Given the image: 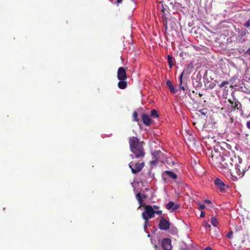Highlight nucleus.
<instances>
[{
    "instance_id": "obj_22",
    "label": "nucleus",
    "mask_w": 250,
    "mask_h": 250,
    "mask_svg": "<svg viewBox=\"0 0 250 250\" xmlns=\"http://www.w3.org/2000/svg\"><path fill=\"white\" fill-rule=\"evenodd\" d=\"M158 163V160L153 159V160L150 161V165L151 168H153L154 167H155L157 166Z\"/></svg>"
},
{
    "instance_id": "obj_35",
    "label": "nucleus",
    "mask_w": 250,
    "mask_h": 250,
    "mask_svg": "<svg viewBox=\"0 0 250 250\" xmlns=\"http://www.w3.org/2000/svg\"><path fill=\"white\" fill-rule=\"evenodd\" d=\"M242 229V227H238L236 228V230L237 231H240Z\"/></svg>"
},
{
    "instance_id": "obj_30",
    "label": "nucleus",
    "mask_w": 250,
    "mask_h": 250,
    "mask_svg": "<svg viewBox=\"0 0 250 250\" xmlns=\"http://www.w3.org/2000/svg\"><path fill=\"white\" fill-rule=\"evenodd\" d=\"M247 127L250 129V121H247L246 123Z\"/></svg>"
},
{
    "instance_id": "obj_36",
    "label": "nucleus",
    "mask_w": 250,
    "mask_h": 250,
    "mask_svg": "<svg viewBox=\"0 0 250 250\" xmlns=\"http://www.w3.org/2000/svg\"><path fill=\"white\" fill-rule=\"evenodd\" d=\"M206 228L207 229H209L210 228V225L209 224H208V223H206Z\"/></svg>"
},
{
    "instance_id": "obj_6",
    "label": "nucleus",
    "mask_w": 250,
    "mask_h": 250,
    "mask_svg": "<svg viewBox=\"0 0 250 250\" xmlns=\"http://www.w3.org/2000/svg\"><path fill=\"white\" fill-rule=\"evenodd\" d=\"M214 184L217 189L221 192H225L226 189H228L229 188L227 185L225 184L222 180L218 178L215 179Z\"/></svg>"
},
{
    "instance_id": "obj_2",
    "label": "nucleus",
    "mask_w": 250,
    "mask_h": 250,
    "mask_svg": "<svg viewBox=\"0 0 250 250\" xmlns=\"http://www.w3.org/2000/svg\"><path fill=\"white\" fill-rule=\"evenodd\" d=\"M129 144L130 151L132 153L130 155L132 158L142 159L145 155L143 142H140L137 137L133 136L129 138Z\"/></svg>"
},
{
    "instance_id": "obj_4",
    "label": "nucleus",
    "mask_w": 250,
    "mask_h": 250,
    "mask_svg": "<svg viewBox=\"0 0 250 250\" xmlns=\"http://www.w3.org/2000/svg\"><path fill=\"white\" fill-rule=\"evenodd\" d=\"M145 164L144 162H136L132 161L129 164V167L131 169V172L133 174H136L140 172L144 167Z\"/></svg>"
},
{
    "instance_id": "obj_29",
    "label": "nucleus",
    "mask_w": 250,
    "mask_h": 250,
    "mask_svg": "<svg viewBox=\"0 0 250 250\" xmlns=\"http://www.w3.org/2000/svg\"><path fill=\"white\" fill-rule=\"evenodd\" d=\"M162 210H158V211H155L154 210V214H158V215H161L162 214Z\"/></svg>"
},
{
    "instance_id": "obj_24",
    "label": "nucleus",
    "mask_w": 250,
    "mask_h": 250,
    "mask_svg": "<svg viewBox=\"0 0 250 250\" xmlns=\"http://www.w3.org/2000/svg\"><path fill=\"white\" fill-rule=\"evenodd\" d=\"M199 112L203 115L207 116L208 114V110L207 109H202L199 110Z\"/></svg>"
},
{
    "instance_id": "obj_40",
    "label": "nucleus",
    "mask_w": 250,
    "mask_h": 250,
    "mask_svg": "<svg viewBox=\"0 0 250 250\" xmlns=\"http://www.w3.org/2000/svg\"><path fill=\"white\" fill-rule=\"evenodd\" d=\"M143 197H146V196H145V195H143Z\"/></svg>"
},
{
    "instance_id": "obj_9",
    "label": "nucleus",
    "mask_w": 250,
    "mask_h": 250,
    "mask_svg": "<svg viewBox=\"0 0 250 250\" xmlns=\"http://www.w3.org/2000/svg\"><path fill=\"white\" fill-rule=\"evenodd\" d=\"M161 246L163 250H171V241L169 238H164L161 242Z\"/></svg>"
},
{
    "instance_id": "obj_27",
    "label": "nucleus",
    "mask_w": 250,
    "mask_h": 250,
    "mask_svg": "<svg viewBox=\"0 0 250 250\" xmlns=\"http://www.w3.org/2000/svg\"><path fill=\"white\" fill-rule=\"evenodd\" d=\"M245 26L246 27H249L250 26V20H249L245 23Z\"/></svg>"
},
{
    "instance_id": "obj_14",
    "label": "nucleus",
    "mask_w": 250,
    "mask_h": 250,
    "mask_svg": "<svg viewBox=\"0 0 250 250\" xmlns=\"http://www.w3.org/2000/svg\"><path fill=\"white\" fill-rule=\"evenodd\" d=\"M118 86L121 89H124L127 87V82L125 80H119L118 83Z\"/></svg>"
},
{
    "instance_id": "obj_39",
    "label": "nucleus",
    "mask_w": 250,
    "mask_h": 250,
    "mask_svg": "<svg viewBox=\"0 0 250 250\" xmlns=\"http://www.w3.org/2000/svg\"><path fill=\"white\" fill-rule=\"evenodd\" d=\"M155 248L156 249L158 248V247L157 246H155Z\"/></svg>"
},
{
    "instance_id": "obj_32",
    "label": "nucleus",
    "mask_w": 250,
    "mask_h": 250,
    "mask_svg": "<svg viewBox=\"0 0 250 250\" xmlns=\"http://www.w3.org/2000/svg\"><path fill=\"white\" fill-rule=\"evenodd\" d=\"M123 0H117L116 2L117 5H118L120 3H121Z\"/></svg>"
},
{
    "instance_id": "obj_19",
    "label": "nucleus",
    "mask_w": 250,
    "mask_h": 250,
    "mask_svg": "<svg viewBox=\"0 0 250 250\" xmlns=\"http://www.w3.org/2000/svg\"><path fill=\"white\" fill-rule=\"evenodd\" d=\"M211 223L212 225L214 227H217L218 224V222L216 218L215 217H212L210 219Z\"/></svg>"
},
{
    "instance_id": "obj_34",
    "label": "nucleus",
    "mask_w": 250,
    "mask_h": 250,
    "mask_svg": "<svg viewBox=\"0 0 250 250\" xmlns=\"http://www.w3.org/2000/svg\"><path fill=\"white\" fill-rule=\"evenodd\" d=\"M233 120H233V117H230L229 118V122L230 123H233Z\"/></svg>"
},
{
    "instance_id": "obj_18",
    "label": "nucleus",
    "mask_w": 250,
    "mask_h": 250,
    "mask_svg": "<svg viewBox=\"0 0 250 250\" xmlns=\"http://www.w3.org/2000/svg\"><path fill=\"white\" fill-rule=\"evenodd\" d=\"M150 116L152 117L155 118L159 117L158 113L157 111L155 109H152L151 110Z\"/></svg>"
},
{
    "instance_id": "obj_37",
    "label": "nucleus",
    "mask_w": 250,
    "mask_h": 250,
    "mask_svg": "<svg viewBox=\"0 0 250 250\" xmlns=\"http://www.w3.org/2000/svg\"><path fill=\"white\" fill-rule=\"evenodd\" d=\"M246 53L250 55V47L247 50Z\"/></svg>"
},
{
    "instance_id": "obj_41",
    "label": "nucleus",
    "mask_w": 250,
    "mask_h": 250,
    "mask_svg": "<svg viewBox=\"0 0 250 250\" xmlns=\"http://www.w3.org/2000/svg\"><path fill=\"white\" fill-rule=\"evenodd\" d=\"M132 0V1H134V0Z\"/></svg>"
},
{
    "instance_id": "obj_8",
    "label": "nucleus",
    "mask_w": 250,
    "mask_h": 250,
    "mask_svg": "<svg viewBox=\"0 0 250 250\" xmlns=\"http://www.w3.org/2000/svg\"><path fill=\"white\" fill-rule=\"evenodd\" d=\"M228 102L232 104V110H237L240 112L243 113L242 105L237 100H234V102H233L231 100L229 99Z\"/></svg>"
},
{
    "instance_id": "obj_23",
    "label": "nucleus",
    "mask_w": 250,
    "mask_h": 250,
    "mask_svg": "<svg viewBox=\"0 0 250 250\" xmlns=\"http://www.w3.org/2000/svg\"><path fill=\"white\" fill-rule=\"evenodd\" d=\"M133 120L135 122H139V119L138 118V114L136 111H134L133 113Z\"/></svg>"
},
{
    "instance_id": "obj_1",
    "label": "nucleus",
    "mask_w": 250,
    "mask_h": 250,
    "mask_svg": "<svg viewBox=\"0 0 250 250\" xmlns=\"http://www.w3.org/2000/svg\"><path fill=\"white\" fill-rule=\"evenodd\" d=\"M211 161L215 167L223 172L230 169L234 162L233 158L230 155L221 156L217 152L211 154Z\"/></svg>"
},
{
    "instance_id": "obj_25",
    "label": "nucleus",
    "mask_w": 250,
    "mask_h": 250,
    "mask_svg": "<svg viewBox=\"0 0 250 250\" xmlns=\"http://www.w3.org/2000/svg\"><path fill=\"white\" fill-rule=\"evenodd\" d=\"M229 84V82L228 81H224L222 82V83L219 85V87L220 88H222L223 86H224L225 85H227V84Z\"/></svg>"
},
{
    "instance_id": "obj_3",
    "label": "nucleus",
    "mask_w": 250,
    "mask_h": 250,
    "mask_svg": "<svg viewBox=\"0 0 250 250\" xmlns=\"http://www.w3.org/2000/svg\"><path fill=\"white\" fill-rule=\"evenodd\" d=\"M143 207L145 210L142 213V217L145 220L144 228L146 229L148 225L149 219L154 217V210L150 205H144Z\"/></svg>"
},
{
    "instance_id": "obj_33",
    "label": "nucleus",
    "mask_w": 250,
    "mask_h": 250,
    "mask_svg": "<svg viewBox=\"0 0 250 250\" xmlns=\"http://www.w3.org/2000/svg\"><path fill=\"white\" fill-rule=\"evenodd\" d=\"M204 202H205V203H206L207 204H211V201H210L209 200H205Z\"/></svg>"
},
{
    "instance_id": "obj_28",
    "label": "nucleus",
    "mask_w": 250,
    "mask_h": 250,
    "mask_svg": "<svg viewBox=\"0 0 250 250\" xmlns=\"http://www.w3.org/2000/svg\"><path fill=\"white\" fill-rule=\"evenodd\" d=\"M205 208V206L203 204H199V209L200 210H203Z\"/></svg>"
},
{
    "instance_id": "obj_12",
    "label": "nucleus",
    "mask_w": 250,
    "mask_h": 250,
    "mask_svg": "<svg viewBox=\"0 0 250 250\" xmlns=\"http://www.w3.org/2000/svg\"><path fill=\"white\" fill-rule=\"evenodd\" d=\"M166 208L169 210L172 209L175 211L179 208V205L178 204H175L172 201H170L166 206Z\"/></svg>"
},
{
    "instance_id": "obj_31",
    "label": "nucleus",
    "mask_w": 250,
    "mask_h": 250,
    "mask_svg": "<svg viewBox=\"0 0 250 250\" xmlns=\"http://www.w3.org/2000/svg\"><path fill=\"white\" fill-rule=\"evenodd\" d=\"M205 216V213L204 211H201L200 214V217L204 218Z\"/></svg>"
},
{
    "instance_id": "obj_38",
    "label": "nucleus",
    "mask_w": 250,
    "mask_h": 250,
    "mask_svg": "<svg viewBox=\"0 0 250 250\" xmlns=\"http://www.w3.org/2000/svg\"><path fill=\"white\" fill-rule=\"evenodd\" d=\"M153 208V209L154 208L158 209V208H159V207L157 206H154Z\"/></svg>"
},
{
    "instance_id": "obj_5",
    "label": "nucleus",
    "mask_w": 250,
    "mask_h": 250,
    "mask_svg": "<svg viewBox=\"0 0 250 250\" xmlns=\"http://www.w3.org/2000/svg\"><path fill=\"white\" fill-rule=\"evenodd\" d=\"M249 167H250L247 168L244 163L240 162L239 164H237L235 167L237 175L239 178L242 177L244 175L245 172L249 169Z\"/></svg>"
},
{
    "instance_id": "obj_21",
    "label": "nucleus",
    "mask_w": 250,
    "mask_h": 250,
    "mask_svg": "<svg viewBox=\"0 0 250 250\" xmlns=\"http://www.w3.org/2000/svg\"><path fill=\"white\" fill-rule=\"evenodd\" d=\"M184 75V71L181 74L179 79H180V88L183 90H185V87L182 85L183 83V77Z\"/></svg>"
},
{
    "instance_id": "obj_20",
    "label": "nucleus",
    "mask_w": 250,
    "mask_h": 250,
    "mask_svg": "<svg viewBox=\"0 0 250 250\" xmlns=\"http://www.w3.org/2000/svg\"><path fill=\"white\" fill-rule=\"evenodd\" d=\"M136 198L137 199V200L138 201L139 203V204H140V207L139 208H140L141 206L143 207V200L142 199V198H141V194L140 193H138L137 195H136Z\"/></svg>"
},
{
    "instance_id": "obj_13",
    "label": "nucleus",
    "mask_w": 250,
    "mask_h": 250,
    "mask_svg": "<svg viewBox=\"0 0 250 250\" xmlns=\"http://www.w3.org/2000/svg\"><path fill=\"white\" fill-rule=\"evenodd\" d=\"M166 84L172 93H176L177 92V90L175 88L172 83L170 81H167Z\"/></svg>"
},
{
    "instance_id": "obj_11",
    "label": "nucleus",
    "mask_w": 250,
    "mask_h": 250,
    "mask_svg": "<svg viewBox=\"0 0 250 250\" xmlns=\"http://www.w3.org/2000/svg\"><path fill=\"white\" fill-rule=\"evenodd\" d=\"M142 120L144 124L147 126H149L152 123V120L150 117L147 114H144L142 116Z\"/></svg>"
},
{
    "instance_id": "obj_7",
    "label": "nucleus",
    "mask_w": 250,
    "mask_h": 250,
    "mask_svg": "<svg viewBox=\"0 0 250 250\" xmlns=\"http://www.w3.org/2000/svg\"><path fill=\"white\" fill-rule=\"evenodd\" d=\"M117 75L119 80H125L127 79L126 69L123 67H120L118 68Z\"/></svg>"
},
{
    "instance_id": "obj_26",
    "label": "nucleus",
    "mask_w": 250,
    "mask_h": 250,
    "mask_svg": "<svg viewBox=\"0 0 250 250\" xmlns=\"http://www.w3.org/2000/svg\"><path fill=\"white\" fill-rule=\"evenodd\" d=\"M232 236H233V231H230L227 235H226V236L228 238H232Z\"/></svg>"
},
{
    "instance_id": "obj_10",
    "label": "nucleus",
    "mask_w": 250,
    "mask_h": 250,
    "mask_svg": "<svg viewBox=\"0 0 250 250\" xmlns=\"http://www.w3.org/2000/svg\"><path fill=\"white\" fill-rule=\"evenodd\" d=\"M159 228L161 230H167L170 228L169 222L167 221L163 217H162L160 220L159 225Z\"/></svg>"
},
{
    "instance_id": "obj_17",
    "label": "nucleus",
    "mask_w": 250,
    "mask_h": 250,
    "mask_svg": "<svg viewBox=\"0 0 250 250\" xmlns=\"http://www.w3.org/2000/svg\"><path fill=\"white\" fill-rule=\"evenodd\" d=\"M167 60H168V63L169 65V66L170 68H171L172 67L174 64V59L170 55L167 56Z\"/></svg>"
},
{
    "instance_id": "obj_15",
    "label": "nucleus",
    "mask_w": 250,
    "mask_h": 250,
    "mask_svg": "<svg viewBox=\"0 0 250 250\" xmlns=\"http://www.w3.org/2000/svg\"><path fill=\"white\" fill-rule=\"evenodd\" d=\"M152 159H154L155 160H158L159 161L161 156L163 155V153L160 151H154L153 153H152Z\"/></svg>"
},
{
    "instance_id": "obj_16",
    "label": "nucleus",
    "mask_w": 250,
    "mask_h": 250,
    "mask_svg": "<svg viewBox=\"0 0 250 250\" xmlns=\"http://www.w3.org/2000/svg\"><path fill=\"white\" fill-rule=\"evenodd\" d=\"M165 173L170 178L172 179H177V175L174 173L173 172L169 170H167L165 172Z\"/></svg>"
}]
</instances>
